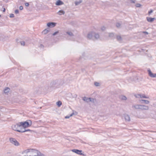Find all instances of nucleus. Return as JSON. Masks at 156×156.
<instances>
[{
  "label": "nucleus",
  "instance_id": "f03ea898",
  "mask_svg": "<svg viewBox=\"0 0 156 156\" xmlns=\"http://www.w3.org/2000/svg\"><path fill=\"white\" fill-rule=\"evenodd\" d=\"M20 123L21 127L25 128L30 126L32 125V122L31 120H27L24 122H20Z\"/></svg>",
  "mask_w": 156,
  "mask_h": 156
},
{
  "label": "nucleus",
  "instance_id": "7ed1b4c3",
  "mask_svg": "<svg viewBox=\"0 0 156 156\" xmlns=\"http://www.w3.org/2000/svg\"><path fill=\"white\" fill-rule=\"evenodd\" d=\"M12 127L13 130L17 131L18 130H19V128L21 127L20 122H18L16 125H12Z\"/></svg>",
  "mask_w": 156,
  "mask_h": 156
},
{
  "label": "nucleus",
  "instance_id": "58836bf2",
  "mask_svg": "<svg viewBox=\"0 0 156 156\" xmlns=\"http://www.w3.org/2000/svg\"><path fill=\"white\" fill-rule=\"evenodd\" d=\"M19 10L18 9H16L15 11V13L16 14H18L19 13Z\"/></svg>",
  "mask_w": 156,
  "mask_h": 156
},
{
  "label": "nucleus",
  "instance_id": "393cba45",
  "mask_svg": "<svg viewBox=\"0 0 156 156\" xmlns=\"http://www.w3.org/2000/svg\"><path fill=\"white\" fill-rule=\"evenodd\" d=\"M66 33L71 36H72L73 35V34L71 32H67Z\"/></svg>",
  "mask_w": 156,
  "mask_h": 156
},
{
  "label": "nucleus",
  "instance_id": "6e6552de",
  "mask_svg": "<svg viewBox=\"0 0 156 156\" xmlns=\"http://www.w3.org/2000/svg\"><path fill=\"white\" fill-rule=\"evenodd\" d=\"M72 151L79 155H84L82 153V150H80L77 149H73Z\"/></svg>",
  "mask_w": 156,
  "mask_h": 156
},
{
  "label": "nucleus",
  "instance_id": "0eeeda50",
  "mask_svg": "<svg viewBox=\"0 0 156 156\" xmlns=\"http://www.w3.org/2000/svg\"><path fill=\"white\" fill-rule=\"evenodd\" d=\"M147 71L148 72V75L151 77L152 78L156 77V74L153 73L150 69H147Z\"/></svg>",
  "mask_w": 156,
  "mask_h": 156
},
{
  "label": "nucleus",
  "instance_id": "b1692460",
  "mask_svg": "<svg viewBox=\"0 0 156 156\" xmlns=\"http://www.w3.org/2000/svg\"><path fill=\"white\" fill-rule=\"evenodd\" d=\"M116 39H117V40L119 41H121L122 40V37L120 36H117L116 37Z\"/></svg>",
  "mask_w": 156,
  "mask_h": 156
},
{
  "label": "nucleus",
  "instance_id": "dca6fc26",
  "mask_svg": "<svg viewBox=\"0 0 156 156\" xmlns=\"http://www.w3.org/2000/svg\"><path fill=\"white\" fill-rule=\"evenodd\" d=\"M64 4V3L60 0H58L55 4L57 5H60Z\"/></svg>",
  "mask_w": 156,
  "mask_h": 156
},
{
  "label": "nucleus",
  "instance_id": "a211bd4d",
  "mask_svg": "<svg viewBox=\"0 0 156 156\" xmlns=\"http://www.w3.org/2000/svg\"><path fill=\"white\" fill-rule=\"evenodd\" d=\"M99 37H100L99 35L98 34L95 33L94 32V39H98L99 38Z\"/></svg>",
  "mask_w": 156,
  "mask_h": 156
},
{
  "label": "nucleus",
  "instance_id": "aec40b11",
  "mask_svg": "<svg viewBox=\"0 0 156 156\" xmlns=\"http://www.w3.org/2000/svg\"><path fill=\"white\" fill-rule=\"evenodd\" d=\"M58 13L59 15H61L62 14H64L65 13V12L63 10H61L58 11Z\"/></svg>",
  "mask_w": 156,
  "mask_h": 156
},
{
  "label": "nucleus",
  "instance_id": "a18cd8bd",
  "mask_svg": "<svg viewBox=\"0 0 156 156\" xmlns=\"http://www.w3.org/2000/svg\"><path fill=\"white\" fill-rule=\"evenodd\" d=\"M131 2L132 3H135V2L133 0H131Z\"/></svg>",
  "mask_w": 156,
  "mask_h": 156
},
{
  "label": "nucleus",
  "instance_id": "c85d7f7f",
  "mask_svg": "<svg viewBox=\"0 0 156 156\" xmlns=\"http://www.w3.org/2000/svg\"><path fill=\"white\" fill-rule=\"evenodd\" d=\"M140 96H141V94H138L135 95V96L136 98H140Z\"/></svg>",
  "mask_w": 156,
  "mask_h": 156
},
{
  "label": "nucleus",
  "instance_id": "37998d69",
  "mask_svg": "<svg viewBox=\"0 0 156 156\" xmlns=\"http://www.w3.org/2000/svg\"><path fill=\"white\" fill-rule=\"evenodd\" d=\"M101 29L102 31H104L105 29V27H103L101 28Z\"/></svg>",
  "mask_w": 156,
  "mask_h": 156
},
{
  "label": "nucleus",
  "instance_id": "39448f33",
  "mask_svg": "<svg viewBox=\"0 0 156 156\" xmlns=\"http://www.w3.org/2000/svg\"><path fill=\"white\" fill-rule=\"evenodd\" d=\"M94 32H91L88 33L87 36V39L89 40H94Z\"/></svg>",
  "mask_w": 156,
  "mask_h": 156
},
{
  "label": "nucleus",
  "instance_id": "c756f323",
  "mask_svg": "<svg viewBox=\"0 0 156 156\" xmlns=\"http://www.w3.org/2000/svg\"><path fill=\"white\" fill-rule=\"evenodd\" d=\"M95 100L94 98H91V99L89 100V101H90L93 102H94V101Z\"/></svg>",
  "mask_w": 156,
  "mask_h": 156
},
{
  "label": "nucleus",
  "instance_id": "1a4fd4ad",
  "mask_svg": "<svg viewBox=\"0 0 156 156\" xmlns=\"http://www.w3.org/2000/svg\"><path fill=\"white\" fill-rule=\"evenodd\" d=\"M123 117L126 121L129 122L130 121V117L129 115L125 114L124 115Z\"/></svg>",
  "mask_w": 156,
  "mask_h": 156
},
{
  "label": "nucleus",
  "instance_id": "e433bc0d",
  "mask_svg": "<svg viewBox=\"0 0 156 156\" xmlns=\"http://www.w3.org/2000/svg\"><path fill=\"white\" fill-rule=\"evenodd\" d=\"M10 17L11 18L14 17V15L13 14H10Z\"/></svg>",
  "mask_w": 156,
  "mask_h": 156
},
{
  "label": "nucleus",
  "instance_id": "cd10ccee",
  "mask_svg": "<svg viewBox=\"0 0 156 156\" xmlns=\"http://www.w3.org/2000/svg\"><path fill=\"white\" fill-rule=\"evenodd\" d=\"M73 114H74V113H73L72 114H71L69 116H65V118L66 119L69 118L70 117L72 116Z\"/></svg>",
  "mask_w": 156,
  "mask_h": 156
},
{
  "label": "nucleus",
  "instance_id": "a19ab883",
  "mask_svg": "<svg viewBox=\"0 0 156 156\" xmlns=\"http://www.w3.org/2000/svg\"><path fill=\"white\" fill-rule=\"evenodd\" d=\"M19 9L20 10H22L23 9V6H20L19 7Z\"/></svg>",
  "mask_w": 156,
  "mask_h": 156
},
{
  "label": "nucleus",
  "instance_id": "9b49d317",
  "mask_svg": "<svg viewBox=\"0 0 156 156\" xmlns=\"http://www.w3.org/2000/svg\"><path fill=\"white\" fill-rule=\"evenodd\" d=\"M10 90V89L9 87H6L4 90V93L6 94H8Z\"/></svg>",
  "mask_w": 156,
  "mask_h": 156
},
{
  "label": "nucleus",
  "instance_id": "c03bdc74",
  "mask_svg": "<svg viewBox=\"0 0 156 156\" xmlns=\"http://www.w3.org/2000/svg\"><path fill=\"white\" fill-rule=\"evenodd\" d=\"M54 82H52L51 83V84L52 86H53L54 85Z\"/></svg>",
  "mask_w": 156,
  "mask_h": 156
},
{
  "label": "nucleus",
  "instance_id": "4c0bfd02",
  "mask_svg": "<svg viewBox=\"0 0 156 156\" xmlns=\"http://www.w3.org/2000/svg\"><path fill=\"white\" fill-rule=\"evenodd\" d=\"M153 12V10L152 9L150 11L148 12V14L150 15L151 13Z\"/></svg>",
  "mask_w": 156,
  "mask_h": 156
},
{
  "label": "nucleus",
  "instance_id": "423d86ee",
  "mask_svg": "<svg viewBox=\"0 0 156 156\" xmlns=\"http://www.w3.org/2000/svg\"><path fill=\"white\" fill-rule=\"evenodd\" d=\"M147 71L148 72V75L151 77L152 78L156 77V74L153 73L150 69H147Z\"/></svg>",
  "mask_w": 156,
  "mask_h": 156
},
{
  "label": "nucleus",
  "instance_id": "de8ad7c7",
  "mask_svg": "<svg viewBox=\"0 0 156 156\" xmlns=\"http://www.w3.org/2000/svg\"><path fill=\"white\" fill-rule=\"evenodd\" d=\"M5 8H4L3 9V12H5Z\"/></svg>",
  "mask_w": 156,
  "mask_h": 156
},
{
  "label": "nucleus",
  "instance_id": "412c9836",
  "mask_svg": "<svg viewBox=\"0 0 156 156\" xmlns=\"http://www.w3.org/2000/svg\"><path fill=\"white\" fill-rule=\"evenodd\" d=\"M82 2L81 0H80L79 1H76L75 2V4L76 5H78L79 4L81 3Z\"/></svg>",
  "mask_w": 156,
  "mask_h": 156
},
{
  "label": "nucleus",
  "instance_id": "ea45409f",
  "mask_svg": "<svg viewBox=\"0 0 156 156\" xmlns=\"http://www.w3.org/2000/svg\"><path fill=\"white\" fill-rule=\"evenodd\" d=\"M25 5L26 6H28L29 5V3L28 2H26L25 3Z\"/></svg>",
  "mask_w": 156,
  "mask_h": 156
},
{
  "label": "nucleus",
  "instance_id": "49530a36",
  "mask_svg": "<svg viewBox=\"0 0 156 156\" xmlns=\"http://www.w3.org/2000/svg\"><path fill=\"white\" fill-rule=\"evenodd\" d=\"M31 130L29 129H26V132L27 131H31Z\"/></svg>",
  "mask_w": 156,
  "mask_h": 156
},
{
  "label": "nucleus",
  "instance_id": "9d476101",
  "mask_svg": "<svg viewBox=\"0 0 156 156\" xmlns=\"http://www.w3.org/2000/svg\"><path fill=\"white\" fill-rule=\"evenodd\" d=\"M56 25V23L53 22L48 23L47 24V26L50 27H53Z\"/></svg>",
  "mask_w": 156,
  "mask_h": 156
},
{
  "label": "nucleus",
  "instance_id": "ddd939ff",
  "mask_svg": "<svg viewBox=\"0 0 156 156\" xmlns=\"http://www.w3.org/2000/svg\"><path fill=\"white\" fill-rule=\"evenodd\" d=\"M147 21L149 22H150V23H151L152 22H153L154 20H155V18H151V17H147Z\"/></svg>",
  "mask_w": 156,
  "mask_h": 156
},
{
  "label": "nucleus",
  "instance_id": "4468645a",
  "mask_svg": "<svg viewBox=\"0 0 156 156\" xmlns=\"http://www.w3.org/2000/svg\"><path fill=\"white\" fill-rule=\"evenodd\" d=\"M141 105H132V108H134L136 109H140V108Z\"/></svg>",
  "mask_w": 156,
  "mask_h": 156
},
{
  "label": "nucleus",
  "instance_id": "09e8293b",
  "mask_svg": "<svg viewBox=\"0 0 156 156\" xmlns=\"http://www.w3.org/2000/svg\"><path fill=\"white\" fill-rule=\"evenodd\" d=\"M41 46H42V47H43V45H42V44H41Z\"/></svg>",
  "mask_w": 156,
  "mask_h": 156
},
{
  "label": "nucleus",
  "instance_id": "f704fd0d",
  "mask_svg": "<svg viewBox=\"0 0 156 156\" xmlns=\"http://www.w3.org/2000/svg\"><path fill=\"white\" fill-rule=\"evenodd\" d=\"M136 7H139L141 6V5L140 4L138 3L136 4Z\"/></svg>",
  "mask_w": 156,
  "mask_h": 156
},
{
  "label": "nucleus",
  "instance_id": "c9c22d12",
  "mask_svg": "<svg viewBox=\"0 0 156 156\" xmlns=\"http://www.w3.org/2000/svg\"><path fill=\"white\" fill-rule=\"evenodd\" d=\"M59 33V31H57L55 32L53 34H52V35L53 36H55V35H56V34H58V33Z\"/></svg>",
  "mask_w": 156,
  "mask_h": 156
},
{
  "label": "nucleus",
  "instance_id": "bb28decb",
  "mask_svg": "<svg viewBox=\"0 0 156 156\" xmlns=\"http://www.w3.org/2000/svg\"><path fill=\"white\" fill-rule=\"evenodd\" d=\"M140 98H148L147 97L145 96V95L144 94H141Z\"/></svg>",
  "mask_w": 156,
  "mask_h": 156
},
{
  "label": "nucleus",
  "instance_id": "72a5a7b5",
  "mask_svg": "<svg viewBox=\"0 0 156 156\" xmlns=\"http://www.w3.org/2000/svg\"><path fill=\"white\" fill-rule=\"evenodd\" d=\"M20 44L21 45H23V46H24L25 43V42L24 41H22L20 42Z\"/></svg>",
  "mask_w": 156,
  "mask_h": 156
},
{
  "label": "nucleus",
  "instance_id": "20e7f679",
  "mask_svg": "<svg viewBox=\"0 0 156 156\" xmlns=\"http://www.w3.org/2000/svg\"><path fill=\"white\" fill-rule=\"evenodd\" d=\"M10 142L14 145L16 146L19 145L20 144L18 141L15 139L10 138L9 139Z\"/></svg>",
  "mask_w": 156,
  "mask_h": 156
},
{
  "label": "nucleus",
  "instance_id": "8fccbe9b",
  "mask_svg": "<svg viewBox=\"0 0 156 156\" xmlns=\"http://www.w3.org/2000/svg\"><path fill=\"white\" fill-rule=\"evenodd\" d=\"M1 16V15H0V17Z\"/></svg>",
  "mask_w": 156,
  "mask_h": 156
},
{
  "label": "nucleus",
  "instance_id": "473e14b6",
  "mask_svg": "<svg viewBox=\"0 0 156 156\" xmlns=\"http://www.w3.org/2000/svg\"><path fill=\"white\" fill-rule=\"evenodd\" d=\"M94 85L96 86H99V83H98L97 82H95L94 83Z\"/></svg>",
  "mask_w": 156,
  "mask_h": 156
},
{
  "label": "nucleus",
  "instance_id": "f8f14e48",
  "mask_svg": "<svg viewBox=\"0 0 156 156\" xmlns=\"http://www.w3.org/2000/svg\"><path fill=\"white\" fill-rule=\"evenodd\" d=\"M149 109L148 107L144 105H141L140 108V109L142 110H147Z\"/></svg>",
  "mask_w": 156,
  "mask_h": 156
},
{
  "label": "nucleus",
  "instance_id": "f3484780",
  "mask_svg": "<svg viewBox=\"0 0 156 156\" xmlns=\"http://www.w3.org/2000/svg\"><path fill=\"white\" fill-rule=\"evenodd\" d=\"M119 98L120 99L122 100H127V98L126 97L123 95H121L119 96Z\"/></svg>",
  "mask_w": 156,
  "mask_h": 156
},
{
  "label": "nucleus",
  "instance_id": "2eb2a0df",
  "mask_svg": "<svg viewBox=\"0 0 156 156\" xmlns=\"http://www.w3.org/2000/svg\"><path fill=\"white\" fill-rule=\"evenodd\" d=\"M20 130H18L17 131L20 133H24L26 132V129H25V128L22 127H20Z\"/></svg>",
  "mask_w": 156,
  "mask_h": 156
},
{
  "label": "nucleus",
  "instance_id": "f257e3e1",
  "mask_svg": "<svg viewBox=\"0 0 156 156\" xmlns=\"http://www.w3.org/2000/svg\"><path fill=\"white\" fill-rule=\"evenodd\" d=\"M30 153V155L29 156H41V153L37 150L34 149H28L24 150L22 152V154Z\"/></svg>",
  "mask_w": 156,
  "mask_h": 156
},
{
  "label": "nucleus",
  "instance_id": "7c9ffc66",
  "mask_svg": "<svg viewBox=\"0 0 156 156\" xmlns=\"http://www.w3.org/2000/svg\"><path fill=\"white\" fill-rule=\"evenodd\" d=\"M114 36V34L112 33H111L109 34V36L110 37H112Z\"/></svg>",
  "mask_w": 156,
  "mask_h": 156
},
{
  "label": "nucleus",
  "instance_id": "a878e982",
  "mask_svg": "<svg viewBox=\"0 0 156 156\" xmlns=\"http://www.w3.org/2000/svg\"><path fill=\"white\" fill-rule=\"evenodd\" d=\"M140 101H144V103L146 104H149V101H148L144 100H140Z\"/></svg>",
  "mask_w": 156,
  "mask_h": 156
},
{
  "label": "nucleus",
  "instance_id": "79ce46f5",
  "mask_svg": "<svg viewBox=\"0 0 156 156\" xmlns=\"http://www.w3.org/2000/svg\"><path fill=\"white\" fill-rule=\"evenodd\" d=\"M142 33L145 34H148V33L146 31H143Z\"/></svg>",
  "mask_w": 156,
  "mask_h": 156
},
{
  "label": "nucleus",
  "instance_id": "4be33fe9",
  "mask_svg": "<svg viewBox=\"0 0 156 156\" xmlns=\"http://www.w3.org/2000/svg\"><path fill=\"white\" fill-rule=\"evenodd\" d=\"M49 31L47 29H45L43 31L42 33L43 34H45L48 33L49 32Z\"/></svg>",
  "mask_w": 156,
  "mask_h": 156
},
{
  "label": "nucleus",
  "instance_id": "6ab92c4d",
  "mask_svg": "<svg viewBox=\"0 0 156 156\" xmlns=\"http://www.w3.org/2000/svg\"><path fill=\"white\" fill-rule=\"evenodd\" d=\"M91 99L90 98H88L86 97H84L83 98V100L87 102H88L89 101V100Z\"/></svg>",
  "mask_w": 156,
  "mask_h": 156
},
{
  "label": "nucleus",
  "instance_id": "2f4dec72",
  "mask_svg": "<svg viewBox=\"0 0 156 156\" xmlns=\"http://www.w3.org/2000/svg\"><path fill=\"white\" fill-rule=\"evenodd\" d=\"M120 24L119 23H116V26L118 28L120 26Z\"/></svg>",
  "mask_w": 156,
  "mask_h": 156
},
{
  "label": "nucleus",
  "instance_id": "5701e85b",
  "mask_svg": "<svg viewBox=\"0 0 156 156\" xmlns=\"http://www.w3.org/2000/svg\"><path fill=\"white\" fill-rule=\"evenodd\" d=\"M56 104L59 107H60L62 104V102L60 101H57L56 103Z\"/></svg>",
  "mask_w": 156,
  "mask_h": 156
}]
</instances>
